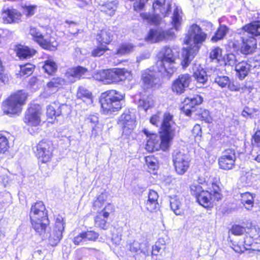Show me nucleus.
Listing matches in <instances>:
<instances>
[{"label":"nucleus","instance_id":"62","mask_svg":"<svg viewBox=\"0 0 260 260\" xmlns=\"http://www.w3.org/2000/svg\"><path fill=\"white\" fill-rule=\"evenodd\" d=\"M88 124L89 126L90 127L93 126L94 125H97L100 123L99 121V117L95 115H90L87 118Z\"/></svg>","mask_w":260,"mask_h":260},{"label":"nucleus","instance_id":"7","mask_svg":"<svg viewBox=\"0 0 260 260\" xmlns=\"http://www.w3.org/2000/svg\"><path fill=\"white\" fill-rule=\"evenodd\" d=\"M114 35H116L115 31L111 30L109 27L106 26L99 29L94 38L97 46L91 50V56L101 57L109 51L110 49L109 45L113 42Z\"/></svg>","mask_w":260,"mask_h":260},{"label":"nucleus","instance_id":"60","mask_svg":"<svg viewBox=\"0 0 260 260\" xmlns=\"http://www.w3.org/2000/svg\"><path fill=\"white\" fill-rule=\"evenodd\" d=\"M251 243L252 244L249 250L260 252V237L255 239V240L252 241Z\"/></svg>","mask_w":260,"mask_h":260},{"label":"nucleus","instance_id":"35","mask_svg":"<svg viewBox=\"0 0 260 260\" xmlns=\"http://www.w3.org/2000/svg\"><path fill=\"white\" fill-rule=\"evenodd\" d=\"M117 10V6L113 2H106L100 5L99 10L107 17L113 16Z\"/></svg>","mask_w":260,"mask_h":260},{"label":"nucleus","instance_id":"34","mask_svg":"<svg viewBox=\"0 0 260 260\" xmlns=\"http://www.w3.org/2000/svg\"><path fill=\"white\" fill-rule=\"evenodd\" d=\"M152 8L154 14L162 15L164 17L167 16L170 11L166 8V0H155L152 3Z\"/></svg>","mask_w":260,"mask_h":260},{"label":"nucleus","instance_id":"14","mask_svg":"<svg viewBox=\"0 0 260 260\" xmlns=\"http://www.w3.org/2000/svg\"><path fill=\"white\" fill-rule=\"evenodd\" d=\"M172 160L174 170L177 174L183 175L189 169L190 160L186 154L175 151L173 153Z\"/></svg>","mask_w":260,"mask_h":260},{"label":"nucleus","instance_id":"29","mask_svg":"<svg viewBox=\"0 0 260 260\" xmlns=\"http://www.w3.org/2000/svg\"><path fill=\"white\" fill-rule=\"evenodd\" d=\"M244 235L243 243H245L247 246H250L252 241L260 237V229L250 225L247 226Z\"/></svg>","mask_w":260,"mask_h":260},{"label":"nucleus","instance_id":"4","mask_svg":"<svg viewBox=\"0 0 260 260\" xmlns=\"http://www.w3.org/2000/svg\"><path fill=\"white\" fill-rule=\"evenodd\" d=\"M32 228L39 235L44 234L50 224L48 212L43 201H38L31 204L29 213Z\"/></svg>","mask_w":260,"mask_h":260},{"label":"nucleus","instance_id":"46","mask_svg":"<svg viewBox=\"0 0 260 260\" xmlns=\"http://www.w3.org/2000/svg\"><path fill=\"white\" fill-rule=\"evenodd\" d=\"M249 65L245 61L239 62L236 67V71L240 78H244L248 73Z\"/></svg>","mask_w":260,"mask_h":260},{"label":"nucleus","instance_id":"32","mask_svg":"<svg viewBox=\"0 0 260 260\" xmlns=\"http://www.w3.org/2000/svg\"><path fill=\"white\" fill-rule=\"evenodd\" d=\"M144 161L147 166V171L151 174L155 175L159 169L158 160L154 155L145 156Z\"/></svg>","mask_w":260,"mask_h":260},{"label":"nucleus","instance_id":"45","mask_svg":"<svg viewBox=\"0 0 260 260\" xmlns=\"http://www.w3.org/2000/svg\"><path fill=\"white\" fill-rule=\"evenodd\" d=\"M222 52V49L219 47H215L211 51L209 57L212 60H216L218 63H224Z\"/></svg>","mask_w":260,"mask_h":260},{"label":"nucleus","instance_id":"44","mask_svg":"<svg viewBox=\"0 0 260 260\" xmlns=\"http://www.w3.org/2000/svg\"><path fill=\"white\" fill-rule=\"evenodd\" d=\"M134 46L131 43H122L116 49L115 54L118 56H122L131 53L134 49Z\"/></svg>","mask_w":260,"mask_h":260},{"label":"nucleus","instance_id":"21","mask_svg":"<svg viewBox=\"0 0 260 260\" xmlns=\"http://www.w3.org/2000/svg\"><path fill=\"white\" fill-rule=\"evenodd\" d=\"M239 48L240 52L245 56L251 55L257 50V41L253 36L241 37Z\"/></svg>","mask_w":260,"mask_h":260},{"label":"nucleus","instance_id":"6","mask_svg":"<svg viewBox=\"0 0 260 260\" xmlns=\"http://www.w3.org/2000/svg\"><path fill=\"white\" fill-rule=\"evenodd\" d=\"M172 49L168 46L164 47L160 52V56L156 62L157 71L169 78L171 77L177 71L176 59Z\"/></svg>","mask_w":260,"mask_h":260},{"label":"nucleus","instance_id":"19","mask_svg":"<svg viewBox=\"0 0 260 260\" xmlns=\"http://www.w3.org/2000/svg\"><path fill=\"white\" fill-rule=\"evenodd\" d=\"M65 221L62 217H58L56 218L53 231L48 238L49 244L53 246H56L62 238V233L64 230Z\"/></svg>","mask_w":260,"mask_h":260},{"label":"nucleus","instance_id":"20","mask_svg":"<svg viewBox=\"0 0 260 260\" xmlns=\"http://www.w3.org/2000/svg\"><path fill=\"white\" fill-rule=\"evenodd\" d=\"M141 80V89L144 92L153 91L157 87L156 77L154 72L150 69H146L142 72Z\"/></svg>","mask_w":260,"mask_h":260},{"label":"nucleus","instance_id":"51","mask_svg":"<svg viewBox=\"0 0 260 260\" xmlns=\"http://www.w3.org/2000/svg\"><path fill=\"white\" fill-rule=\"evenodd\" d=\"M166 248L165 244L162 243L160 239L155 243V244L152 246L151 251V255H158L161 253V250H165Z\"/></svg>","mask_w":260,"mask_h":260},{"label":"nucleus","instance_id":"37","mask_svg":"<svg viewBox=\"0 0 260 260\" xmlns=\"http://www.w3.org/2000/svg\"><path fill=\"white\" fill-rule=\"evenodd\" d=\"M76 97L77 99L82 100L83 102L91 104L93 102L92 92L86 88L80 86L77 91Z\"/></svg>","mask_w":260,"mask_h":260},{"label":"nucleus","instance_id":"41","mask_svg":"<svg viewBox=\"0 0 260 260\" xmlns=\"http://www.w3.org/2000/svg\"><path fill=\"white\" fill-rule=\"evenodd\" d=\"M106 201L107 196L103 193H101L96 196L95 199L93 201L92 209L96 213L100 212L107 204Z\"/></svg>","mask_w":260,"mask_h":260},{"label":"nucleus","instance_id":"8","mask_svg":"<svg viewBox=\"0 0 260 260\" xmlns=\"http://www.w3.org/2000/svg\"><path fill=\"white\" fill-rule=\"evenodd\" d=\"M41 31L36 27H30L29 34L32 40L38 44L42 49L50 51L57 49L58 43L52 36L51 30L47 27H42Z\"/></svg>","mask_w":260,"mask_h":260},{"label":"nucleus","instance_id":"38","mask_svg":"<svg viewBox=\"0 0 260 260\" xmlns=\"http://www.w3.org/2000/svg\"><path fill=\"white\" fill-rule=\"evenodd\" d=\"M229 30V28L226 25H219L211 37V41L212 42L216 43L223 40L226 36Z\"/></svg>","mask_w":260,"mask_h":260},{"label":"nucleus","instance_id":"15","mask_svg":"<svg viewBox=\"0 0 260 260\" xmlns=\"http://www.w3.org/2000/svg\"><path fill=\"white\" fill-rule=\"evenodd\" d=\"M192 82V76L188 73L181 74L171 84L172 91L177 95L183 93Z\"/></svg>","mask_w":260,"mask_h":260},{"label":"nucleus","instance_id":"23","mask_svg":"<svg viewBox=\"0 0 260 260\" xmlns=\"http://www.w3.org/2000/svg\"><path fill=\"white\" fill-rule=\"evenodd\" d=\"M172 34L167 30L159 29H150L146 36L145 41L150 43H156L169 39Z\"/></svg>","mask_w":260,"mask_h":260},{"label":"nucleus","instance_id":"52","mask_svg":"<svg viewBox=\"0 0 260 260\" xmlns=\"http://www.w3.org/2000/svg\"><path fill=\"white\" fill-rule=\"evenodd\" d=\"M232 247L236 252L241 253L246 250H249L250 246H247L245 243L237 242L233 243Z\"/></svg>","mask_w":260,"mask_h":260},{"label":"nucleus","instance_id":"5","mask_svg":"<svg viewBox=\"0 0 260 260\" xmlns=\"http://www.w3.org/2000/svg\"><path fill=\"white\" fill-rule=\"evenodd\" d=\"M28 93L23 89L16 90L2 103L1 108L4 114L12 117L21 113L22 106L26 104Z\"/></svg>","mask_w":260,"mask_h":260},{"label":"nucleus","instance_id":"25","mask_svg":"<svg viewBox=\"0 0 260 260\" xmlns=\"http://www.w3.org/2000/svg\"><path fill=\"white\" fill-rule=\"evenodd\" d=\"M99 237V234L94 230L82 231L76 236L72 241L74 245H79L83 241L95 242Z\"/></svg>","mask_w":260,"mask_h":260},{"label":"nucleus","instance_id":"11","mask_svg":"<svg viewBox=\"0 0 260 260\" xmlns=\"http://www.w3.org/2000/svg\"><path fill=\"white\" fill-rule=\"evenodd\" d=\"M208 35L197 23L191 24L189 27L188 36L184 41L186 45H189L192 40L195 46L202 45L207 39Z\"/></svg>","mask_w":260,"mask_h":260},{"label":"nucleus","instance_id":"16","mask_svg":"<svg viewBox=\"0 0 260 260\" xmlns=\"http://www.w3.org/2000/svg\"><path fill=\"white\" fill-rule=\"evenodd\" d=\"M0 15V20L4 24L19 23L22 21L21 12L13 7H4Z\"/></svg>","mask_w":260,"mask_h":260},{"label":"nucleus","instance_id":"13","mask_svg":"<svg viewBox=\"0 0 260 260\" xmlns=\"http://www.w3.org/2000/svg\"><path fill=\"white\" fill-rule=\"evenodd\" d=\"M115 211L114 206L111 203L107 204L104 207L96 213L94 217V226L102 230H107L108 227V218Z\"/></svg>","mask_w":260,"mask_h":260},{"label":"nucleus","instance_id":"12","mask_svg":"<svg viewBox=\"0 0 260 260\" xmlns=\"http://www.w3.org/2000/svg\"><path fill=\"white\" fill-rule=\"evenodd\" d=\"M42 114V109L40 105L31 104L27 109L23 120L28 126H38L41 123V116Z\"/></svg>","mask_w":260,"mask_h":260},{"label":"nucleus","instance_id":"49","mask_svg":"<svg viewBox=\"0 0 260 260\" xmlns=\"http://www.w3.org/2000/svg\"><path fill=\"white\" fill-rule=\"evenodd\" d=\"M149 0H135L133 4V9L137 13H140L146 10Z\"/></svg>","mask_w":260,"mask_h":260},{"label":"nucleus","instance_id":"30","mask_svg":"<svg viewBox=\"0 0 260 260\" xmlns=\"http://www.w3.org/2000/svg\"><path fill=\"white\" fill-rule=\"evenodd\" d=\"M88 73V69L81 66H77L69 69L66 72L68 78H74L78 80L85 78V76Z\"/></svg>","mask_w":260,"mask_h":260},{"label":"nucleus","instance_id":"56","mask_svg":"<svg viewBox=\"0 0 260 260\" xmlns=\"http://www.w3.org/2000/svg\"><path fill=\"white\" fill-rule=\"evenodd\" d=\"M229 78L225 76H218L215 78V82L221 87H226L229 83Z\"/></svg>","mask_w":260,"mask_h":260},{"label":"nucleus","instance_id":"43","mask_svg":"<svg viewBox=\"0 0 260 260\" xmlns=\"http://www.w3.org/2000/svg\"><path fill=\"white\" fill-rule=\"evenodd\" d=\"M20 71L18 75L20 77H27L30 76L34 72L36 66L30 63H26L19 66Z\"/></svg>","mask_w":260,"mask_h":260},{"label":"nucleus","instance_id":"53","mask_svg":"<svg viewBox=\"0 0 260 260\" xmlns=\"http://www.w3.org/2000/svg\"><path fill=\"white\" fill-rule=\"evenodd\" d=\"M251 145L252 147L260 148V129H257L252 135Z\"/></svg>","mask_w":260,"mask_h":260},{"label":"nucleus","instance_id":"63","mask_svg":"<svg viewBox=\"0 0 260 260\" xmlns=\"http://www.w3.org/2000/svg\"><path fill=\"white\" fill-rule=\"evenodd\" d=\"M160 22V19L158 14H151L148 23L151 25H158Z\"/></svg>","mask_w":260,"mask_h":260},{"label":"nucleus","instance_id":"28","mask_svg":"<svg viewBox=\"0 0 260 260\" xmlns=\"http://www.w3.org/2000/svg\"><path fill=\"white\" fill-rule=\"evenodd\" d=\"M158 199L157 192L153 189H150L148 193V199L145 203L146 210L150 212L156 211L158 207Z\"/></svg>","mask_w":260,"mask_h":260},{"label":"nucleus","instance_id":"9","mask_svg":"<svg viewBox=\"0 0 260 260\" xmlns=\"http://www.w3.org/2000/svg\"><path fill=\"white\" fill-rule=\"evenodd\" d=\"M131 75V72L125 68H113L96 71L94 78L108 84H117L124 81Z\"/></svg>","mask_w":260,"mask_h":260},{"label":"nucleus","instance_id":"50","mask_svg":"<svg viewBox=\"0 0 260 260\" xmlns=\"http://www.w3.org/2000/svg\"><path fill=\"white\" fill-rule=\"evenodd\" d=\"M247 226H244L238 224H234L231 227L229 232L235 236L245 235Z\"/></svg>","mask_w":260,"mask_h":260},{"label":"nucleus","instance_id":"24","mask_svg":"<svg viewBox=\"0 0 260 260\" xmlns=\"http://www.w3.org/2000/svg\"><path fill=\"white\" fill-rule=\"evenodd\" d=\"M203 102V98L200 95H196L192 98H186L182 102V110L185 115L189 116Z\"/></svg>","mask_w":260,"mask_h":260},{"label":"nucleus","instance_id":"64","mask_svg":"<svg viewBox=\"0 0 260 260\" xmlns=\"http://www.w3.org/2000/svg\"><path fill=\"white\" fill-rule=\"evenodd\" d=\"M128 248L129 250L133 253H137L139 251H141L139 247V243L135 241L129 244Z\"/></svg>","mask_w":260,"mask_h":260},{"label":"nucleus","instance_id":"36","mask_svg":"<svg viewBox=\"0 0 260 260\" xmlns=\"http://www.w3.org/2000/svg\"><path fill=\"white\" fill-rule=\"evenodd\" d=\"M66 82L65 79L60 77H53L47 83L46 87L49 90L57 91L63 88Z\"/></svg>","mask_w":260,"mask_h":260},{"label":"nucleus","instance_id":"26","mask_svg":"<svg viewBox=\"0 0 260 260\" xmlns=\"http://www.w3.org/2000/svg\"><path fill=\"white\" fill-rule=\"evenodd\" d=\"M199 51V48L189 46L182 49L181 65L183 69H186L191 63Z\"/></svg>","mask_w":260,"mask_h":260},{"label":"nucleus","instance_id":"48","mask_svg":"<svg viewBox=\"0 0 260 260\" xmlns=\"http://www.w3.org/2000/svg\"><path fill=\"white\" fill-rule=\"evenodd\" d=\"M170 207L176 215H181L183 209L180 202L177 199L172 198L170 201Z\"/></svg>","mask_w":260,"mask_h":260},{"label":"nucleus","instance_id":"54","mask_svg":"<svg viewBox=\"0 0 260 260\" xmlns=\"http://www.w3.org/2000/svg\"><path fill=\"white\" fill-rule=\"evenodd\" d=\"M226 87L230 90L232 91H242V92H244L245 89H247V87L246 85L242 87H239L237 84H235L234 81H231L230 80H229Z\"/></svg>","mask_w":260,"mask_h":260},{"label":"nucleus","instance_id":"1","mask_svg":"<svg viewBox=\"0 0 260 260\" xmlns=\"http://www.w3.org/2000/svg\"><path fill=\"white\" fill-rule=\"evenodd\" d=\"M176 123L174 115L169 111L162 115L160 124L158 136L156 133L150 132L146 128L142 129V132L147 137L145 148L148 152H154L159 150L167 151L169 150L175 136Z\"/></svg>","mask_w":260,"mask_h":260},{"label":"nucleus","instance_id":"58","mask_svg":"<svg viewBox=\"0 0 260 260\" xmlns=\"http://www.w3.org/2000/svg\"><path fill=\"white\" fill-rule=\"evenodd\" d=\"M160 118L161 113L158 111L150 116L149 121L152 125L158 126L160 121Z\"/></svg>","mask_w":260,"mask_h":260},{"label":"nucleus","instance_id":"57","mask_svg":"<svg viewBox=\"0 0 260 260\" xmlns=\"http://www.w3.org/2000/svg\"><path fill=\"white\" fill-rule=\"evenodd\" d=\"M91 128V136L95 137L102 134L103 129V125L101 123L94 125L90 127Z\"/></svg>","mask_w":260,"mask_h":260},{"label":"nucleus","instance_id":"18","mask_svg":"<svg viewBox=\"0 0 260 260\" xmlns=\"http://www.w3.org/2000/svg\"><path fill=\"white\" fill-rule=\"evenodd\" d=\"M236 152L234 149H225L218 159L219 168L223 170H232L235 167Z\"/></svg>","mask_w":260,"mask_h":260},{"label":"nucleus","instance_id":"17","mask_svg":"<svg viewBox=\"0 0 260 260\" xmlns=\"http://www.w3.org/2000/svg\"><path fill=\"white\" fill-rule=\"evenodd\" d=\"M68 113V105L61 104L58 101L51 102L46 108V116L49 122L53 123L57 117Z\"/></svg>","mask_w":260,"mask_h":260},{"label":"nucleus","instance_id":"2","mask_svg":"<svg viewBox=\"0 0 260 260\" xmlns=\"http://www.w3.org/2000/svg\"><path fill=\"white\" fill-rule=\"evenodd\" d=\"M212 180L210 182L211 188L206 189L208 186L206 181L193 183L190 185L191 194L194 196L197 202L201 206L207 209H211L214 204L221 200L222 195L219 186L220 178L218 176H211Z\"/></svg>","mask_w":260,"mask_h":260},{"label":"nucleus","instance_id":"22","mask_svg":"<svg viewBox=\"0 0 260 260\" xmlns=\"http://www.w3.org/2000/svg\"><path fill=\"white\" fill-rule=\"evenodd\" d=\"M122 129V135L129 136L136 126V120L132 118L130 112H124L120 116L118 121Z\"/></svg>","mask_w":260,"mask_h":260},{"label":"nucleus","instance_id":"55","mask_svg":"<svg viewBox=\"0 0 260 260\" xmlns=\"http://www.w3.org/2000/svg\"><path fill=\"white\" fill-rule=\"evenodd\" d=\"M181 17L179 16L178 11L177 10L174 11L173 15L172 17V24L176 29H178V27L181 24Z\"/></svg>","mask_w":260,"mask_h":260},{"label":"nucleus","instance_id":"42","mask_svg":"<svg viewBox=\"0 0 260 260\" xmlns=\"http://www.w3.org/2000/svg\"><path fill=\"white\" fill-rule=\"evenodd\" d=\"M37 6L36 5L23 4L21 5V18L24 16L26 18H30L34 16L37 12Z\"/></svg>","mask_w":260,"mask_h":260},{"label":"nucleus","instance_id":"59","mask_svg":"<svg viewBox=\"0 0 260 260\" xmlns=\"http://www.w3.org/2000/svg\"><path fill=\"white\" fill-rule=\"evenodd\" d=\"M199 116L201 120L208 122L211 119L209 111L206 109L201 110L200 112L199 113Z\"/></svg>","mask_w":260,"mask_h":260},{"label":"nucleus","instance_id":"10","mask_svg":"<svg viewBox=\"0 0 260 260\" xmlns=\"http://www.w3.org/2000/svg\"><path fill=\"white\" fill-rule=\"evenodd\" d=\"M54 150L53 142L48 139H43L35 146L34 153L39 162L47 164L52 160Z\"/></svg>","mask_w":260,"mask_h":260},{"label":"nucleus","instance_id":"33","mask_svg":"<svg viewBox=\"0 0 260 260\" xmlns=\"http://www.w3.org/2000/svg\"><path fill=\"white\" fill-rule=\"evenodd\" d=\"M240 203L247 210H251L254 206L255 194L250 192H245L240 194Z\"/></svg>","mask_w":260,"mask_h":260},{"label":"nucleus","instance_id":"47","mask_svg":"<svg viewBox=\"0 0 260 260\" xmlns=\"http://www.w3.org/2000/svg\"><path fill=\"white\" fill-rule=\"evenodd\" d=\"M10 148L8 138L0 132V155L5 154Z\"/></svg>","mask_w":260,"mask_h":260},{"label":"nucleus","instance_id":"61","mask_svg":"<svg viewBox=\"0 0 260 260\" xmlns=\"http://www.w3.org/2000/svg\"><path fill=\"white\" fill-rule=\"evenodd\" d=\"M139 106L144 109L145 111H147L149 108L151 107V105L149 101L145 100L144 99H141L139 100Z\"/></svg>","mask_w":260,"mask_h":260},{"label":"nucleus","instance_id":"3","mask_svg":"<svg viewBox=\"0 0 260 260\" xmlns=\"http://www.w3.org/2000/svg\"><path fill=\"white\" fill-rule=\"evenodd\" d=\"M124 100L125 94L116 89L102 92L99 99L101 113L107 115L118 112L122 109Z\"/></svg>","mask_w":260,"mask_h":260},{"label":"nucleus","instance_id":"40","mask_svg":"<svg viewBox=\"0 0 260 260\" xmlns=\"http://www.w3.org/2000/svg\"><path fill=\"white\" fill-rule=\"evenodd\" d=\"M42 68L44 73L49 76H54L57 71L58 67L56 63L51 59L44 61Z\"/></svg>","mask_w":260,"mask_h":260},{"label":"nucleus","instance_id":"27","mask_svg":"<svg viewBox=\"0 0 260 260\" xmlns=\"http://www.w3.org/2000/svg\"><path fill=\"white\" fill-rule=\"evenodd\" d=\"M15 51L16 56L21 60L30 58L37 53L35 49L20 44L16 45Z\"/></svg>","mask_w":260,"mask_h":260},{"label":"nucleus","instance_id":"31","mask_svg":"<svg viewBox=\"0 0 260 260\" xmlns=\"http://www.w3.org/2000/svg\"><path fill=\"white\" fill-rule=\"evenodd\" d=\"M259 28L260 20H254L244 25L241 29L243 32L255 37L260 36V31L258 30Z\"/></svg>","mask_w":260,"mask_h":260},{"label":"nucleus","instance_id":"39","mask_svg":"<svg viewBox=\"0 0 260 260\" xmlns=\"http://www.w3.org/2000/svg\"><path fill=\"white\" fill-rule=\"evenodd\" d=\"M195 81L200 85H205L208 81V75L206 71L203 68L197 69L192 74Z\"/></svg>","mask_w":260,"mask_h":260}]
</instances>
